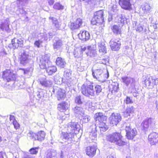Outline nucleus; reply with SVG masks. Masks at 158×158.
Here are the masks:
<instances>
[{"label":"nucleus","instance_id":"a878e982","mask_svg":"<svg viewBox=\"0 0 158 158\" xmlns=\"http://www.w3.org/2000/svg\"><path fill=\"white\" fill-rule=\"evenodd\" d=\"M69 106L68 103L64 102L58 104V108L60 111L63 112L68 110Z\"/></svg>","mask_w":158,"mask_h":158},{"label":"nucleus","instance_id":"8fccbe9b","mask_svg":"<svg viewBox=\"0 0 158 158\" xmlns=\"http://www.w3.org/2000/svg\"><path fill=\"white\" fill-rule=\"evenodd\" d=\"M124 103L126 104H131L133 103V101L132 100V99L128 96H127L126 99L124 100Z\"/></svg>","mask_w":158,"mask_h":158},{"label":"nucleus","instance_id":"f704fd0d","mask_svg":"<svg viewBox=\"0 0 158 158\" xmlns=\"http://www.w3.org/2000/svg\"><path fill=\"white\" fill-rule=\"evenodd\" d=\"M96 127H95L94 129H93L90 132L89 135V138L91 139V141H93L96 139L97 137V131Z\"/></svg>","mask_w":158,"mask_h":158},{"label":"nucleus","instance_id":"4468645a","mask_svg":"<svg viewBox=\"0 0 158 158\" xmlns=\"http://www.w3.org/2000/svg\"><path fill=\"white\" fill-rule=\"evenodd\" d=\"M30 135L32 139L40 141L44 140L45 136L44 132L41 131L38 132L36 134L33 132H30Z\"/></svg>","mask_w":158,"mask_h":158},{"label":"nucleus","instance_id":"423d86ee","mask_svg":"<svg viewBox=\"0 0 158 158\" xmlns=\"http://www.w3.org/2000/svg\"><path fill=\"white\" fill-rule=\"evenodd\" d=\"M76 116L79 117L81 116V119H85V122H87L89 120V117L88 115H86L84 113L83 109L81 107L76 106L73 108Z\"/></svg>","mask_w":158,"mask_h":158},{"label":"nucleus","instance_id":"49530a36","mask_svg":"<svg viewBox=\"0 0 158 158\" xmlns=\"http://www.w3.org/2000/svg\"><path fill=\"white\" fill-rule=\"evenodd\" d=\"M53 8L58 10H62L64 9V6L59 2L56 3L53 6Z\"/></svg>","mask_w":158,"mask_h":158},{"label":"nucleus","instance_id":"5fc2aeb1","mask_svg":"<svg viewBox=\"0 0 158 158\" xmlns=\"http://www.w3.org/2000/svg\"><path fill=\"white\" fill-rule=\"evenodd\" d=\"M43 41L41 40H38L36 41L34 43V45L37 46L38 48L40 47V44L42 43Z\"/></svg>","mask_w":158,"mask_h":158},{"label":"nucleus","instance_id":"052dcab7","mask_svg":"<svg viewBox=\"0 0 158 158\" xmlns=\"http://www.w3.org/2000/svg\"><path fill=\"white\" fill-rule=\"evenodd\" d=\"M108 61L107 59H103L102 60H101L99 62L100 63L103 64H106Z\"/></svg>","mask_w":158,"mask_h":158},{"label":"nucleus","instance_id":"c9c22d12","mask_svg":"<svg viewBox=\"0 0 158 158\" xmlns=\"http://www.w3.org/2000/svg\"><path fill=\"white\" fill-rule=\"evenodd\" d=\"M88 51L86 53V55L87 56L92 57L96 55V51L95 50H92V48L90 46H88Z\"/></svg>","mask_w":158,"mask_h":158},{"label":"nucleus","instance_id":"aec40b11","mask_svg":"<svg viewBox=\"0 0 158 158\" xmlns=\"http://www.w3.org/2000/svg\"><path fill=\"white\" fill-rule=\"evenodd\" d=\"M9 21L8 19H6L4 22L0 23V28L3 31H5L8 33H9L10 29L9 27Z\"/></svg>","mask_w":158,"mask_h":158},{"label":"nucleus","instance_id":"a211bd4d","mask_svg":"<svg viewBox=\"0 0 158 158\" xmlns=\"http://www.w3.org/2000/svg\"><path fill=\"white\" fill-rule=\"evenodd\" d=\"M148 140L150 143L154 145L158 142V134L156 132H153L149 135Z\"/></svg>","mask_w":158,"mask_h":158},{"label":"nucleus","instance_id":"f03ea898","mask_svg":"<svg viewBox=\"0 0 158 158\" xmlns=\"http://www.w3.org/2000/svg\"><path fill=\"white\" fill-rule=\"evenodd\" d=\"M94 89L93 83L86 82L81 86V91L83 95L90 98L94 96L95 94L98 95L101 92L102 88L100 85H96L94 87Z\"/></svg>","mask_w":158,"mask_h":158},{"label":"nucleus","instance_id":"473e14b6","mask_svg":"<svg viewBox=\"0 0 158 158\" xmlns=\"http://www.w3.org/2000/svg\"><path fill=\"white\" fill-rule=\"evenodd\" d=\"M45 69H46V72L49 75H52L57 71V68L54 66H49V65H48V66Z\"/></svg>","mask_w":158,"mask_h":158},{"label":"nucleus","instance_id":"39448f33","mask_svg":"<svg viewBox=\"0 0 158 158\" xmlns=\"http://www.w3.org/2000/svg\"><path fill=\"white\" fill-rule=\"evenodd\" d=\"M155 123L154 119L150 118L143 121L141 123L140 126L142 130L146 131H148L149 127L151 128L154 127Z\"/></svg>","mask_w":158,"mask_h":158},{"label":"nucleus","instance_id":"cd10ccee","mask_svg":"<svg viewBox=\"0 0 158 158\" xmlns=\"http://www.w3.org/2000/svg\"><path fill=\"white\" fill-rule=\"evenodd\" d=\"M99 51L102 54H106L107 52V50L106 46H105L104 43L102 41H100L98 44Z\"/></svg>","mask_w":158,"mask_h":158},{"label":"nucleus","instance_id":"c756f323","mask_svg":"<svg viewBox=\"0 0 158 158\" xmlns=\"http://www.w3.org/2000/svg\"><path fill=\"white\" fill-rule=\"evenodd\" d=\"M56 63L58 66L61 68H64L66 64L64 59L60 57H58L56 58Z\"/></svg>","mask_w":158,"mask_h":158},{"label":"nucleus","instance_id":"de8ad7c7","mask_svg":"<svg viewBox=\"0 0 158 158\" xmlns=\"http://www.w3.org/2000/svg\"><path fill=\"white\" fill-rule=\"evenodd\" d=\"M80 1H85L89 4H92V6L95 7L96 5L98 2V0H80Z\"/></svg>","mask_w":158,"mask_h":158},{"label":"nucleus","instance_id":"a19ab883","mask_svg":"<svg viewBox=\"0 0 158 158\" xmlns=\"http://www.w3.org/2000/svg\"><path fill=\"white\" fill-rule=\"evenodd\" d=\"M54 80L55 83L57 85H60L64 82V79L59 75H56L54 77Z\"/></svg>","mask_w":158,"mask_h":158},{"label":"nucleus","instance_id":"72a5a7b5","mask_svg":"<svg viewBox=\"0 0 158 158\" xmlns=\"http://www.w3.org/2000/svg\"><path fill=\"white\" fill-rule=\"evenodd\" d=\"M106 122H100L98 123V127L101 133L106 131L108 129V127L106 124Z\"/></svg>","mask_w":158,"mask_h":158},{"label":"nucleus","instance_id":"864d4df0","mask_svg":"<svg viewBox=\"0 0 158 158\" xmlns=\"http://www.w3.org/2000/svg\"><path fill=\"white\" fill-rule=\"evenodd\" d=\"M110 88V90H111V92L113 93L117 92L118 88L116 85H111Z\"/></svg>","mask_w":158,"mask_h":158},{"label":"nucleus","instance_id":"7c9ffc66","mask_svg":"<svg viewBox=\"0 0 158 158\" xmlns=\"http://www.w3.org/2000/svg\"><path fill=\"white\" fill-rule=\"evenodd\" d=\"M40 84L43 86L46 87H49L51 86L52 83L51 80L44 79L40 80Z\"/></svg>","mask_w":158,"mask_h":158},{"label":"nucleus","instance_id":"6e6552de","mask_svg":"<svg viewBox=\"0 0 158 158\" xmlns=\"http://www.w3.org/2000/svg\"><path fill=\"white\" fill-rule=\"evenodd\" d=\"M122 82L127 86H130L132 89L135 87V79L130 77L127 76L122 77Z\"/></svg>","mask_w":158,"mask_h":158},{"label":"nucleus","instance_id":"09e8293b","mask_svg":"<svg viewBox=\"0 0 158 158\" xmlns=\"http://www.w3.org/2000/svg\"><path fill=\"white\" fill-rule=\"evenodd\" d=\"M80 1H85L89 4H92V6L95 7L96 5L98 2V0H80Z\"/></svg>","mask_w":158,"mask_h":158},{"label":"nucleus","instance_id":"680f3d73","mask_svg":"<svg viewBox=\"0 0 158 158\" xmlns=\"http://www.w3.org/2000/svg\"><path fill=\"white\" fill-rule=\"evenodd\" d=\"M10 121L12 122V123L14 122V121L16 120L15 117L11 115H10Z\"/></svg>","mask_w":158,"mask_h":158},{"label":"nucleus","instance_id":"a18cd8bd","mask_svg":"<svg viewBox=\"0 0 158 158\" xmlns=\"http://www.w3.org/2000/svg\"><path fill=\"white\" fill-rule=\"evenodd\" d=\"M82 97L81 95H77L74 98L75 102L78 105H81L83 103Z\"/></svg>","mask_w":158,"mask_h":158},{"label":"nucleus","instance_id":"13d9d810","mask_svg":"<svg viewBox=\"0 0 158 158\" xmlns=\"http://www.w3.org/2000/svg\"><path fill=\"white\" fill-rule=\"evenodd\" d=\"M136 30L139 32L142 31L143 30V27L140 24L138 25L136 27Z\"/></svg>","mask_w":158,"mask_h":158},{"label":"nucleus","instance_id":"2f4dec72","mask_svg":"<svg viewBox=\"0 0 158 158\" xmlns=\"http://www.w3.org/2000/svg\"><path fill=\"white\" fill-rule=\"evenodd\" d=\"M29 0H17V4L19 9L24 10L23 6H25L28 3Z\"/></svg>","mask_w":158,"mask_h":158},{"label":"nucleus","instance_id":"c85d7f7f","mask_svg":"<svg viewBox=\"0 0 158 158\" xmlns=\"http://www.w3.org/2000/svg\"><path fill=\"white\" fill-rule=\"evenodd\" d=\"M58 153L56 150L51 149L48 152L46 158H57Z\"/></svg>","mask_w":158,"mask_h":158},{"label":"nucleus","instance_id":"6ab92c4d","mask_svg":"<svg viewBox=\"0 0 158 158\" xmlns=\"http://www.w3.org/2000/svg\"><path fill=\"white\" fill-rule=\"evenodd\" d=\"M79 39L83 41H86L90 38V35L89 32L86 31H81L78 34Z\"/></svg>","mask_w":158,"mask_h":158},{"label":"nucleus","instance_id":"58836bf2","mask_svg":"<svg viewBox=\"0 0 158 158\" xmlns=\"http://www.w3.org/2000/svg\"><path fill=\"white\" fill-rule=\"evenodd\" d=\"M73 54L75 57L79 58L82 56V52L79 48H77L74 50Z\"/></svg>","mask_w":158,"mask_h":158},{"label":"nucleus","instance_id":"4c0bfd02","mask_svg":"<svg viewBox=\"0 0 158 158\" xmlns=\"http://www.w3.org/2000/svg\"><path fill=\"white\" fill-rule=\"evenodd\" d=\"M113 32L116 34H120L121 32V27L116 25L113 26L112 28Z\"/></svg>","mask_w":158,"mask_h":158},{"label":"nucleus","instance_id":"e433bc0d","mask_svg":"<svg viewBox=\"0 0 158 158\" xmlns=\"http://www.w3.org/2000/svg\"><path fill=\"white\" fill-rule=\"evenodd\" d=\"M18 41H19V40L18 38H15L12 40V44H9V47L11 48L12 46V48L14 49L18 48L19 47V44H18Z\"/></svg>","mask_w":158,"mask_h":158},{"label":"nucleus","instance_id":"bb28decb","mask_svg":"<svg viewBox=\"0 0 158 158\" xmlns=\"http://www.w3.org/2000/svg\"><path fill=\"white\" fill-rule=\"evenodd\" d=\"M28 55L26 52L22 53L20 57V63L23 65H25L28 62Z\"/></svg>","mask_w":158,"mask_h":158},{"label":"nucleus","instance_id":"79ce46f5","mask_svg":"<svg viewBox=\"0 0 158 158\" xmlns=\"http://www.w3.org/2000/svg\"><path fill=\"white\" fill-rule=\"evenodd\" d=\"M49 19L52 20V23L54 24V26L57 29H59L60 25L56 19L53 17H50Z\"/></svg>","mask_w":158,"mask_h":158},{"label":"nucleus","instance_id":"f257e3e1","mask_svg":"<svg viewBox=\"0 0 158 158\" xmlns=\"http://www.w3.org/2000/svg\"><path fill=\"white\" fill-rule=\"evenodd\" d=\"M81 129L80 125L78 123L71 122L68 123L67 132H62L60 139L66 142H71L74 136L75 131L78 132Z\"/></svg>","mask_w":158,"mask_h":158},{"label":"nucleus","instance_id":"774afa93","mask_svg":"<svg viewBox=\"0 0 158 158\" xmlns=\"http://www.w3.org/2000/svg\"><path fill=\"white\" fill-rule=\"evenodd\" d=\"M4 153L0 152V158H4Z\"/></svg>","mask_w":158,"mask_h":158},{"label":"nucleus","instance_id":"0eeeda50","mask_svg":"<svg viewBox=\"0 0 158 158\" xmlns=\"http://www.w3.org/2000/svg\"><path fill=\"white\" fill-rule=\"evenodd\" d=\"M2 75L3 78L8 82L14 81L16 79V75L13 73L12 70L6 69L3 72Z\"/></svg>","mask_w":158,"mask_h":158},{"label":"nucleus","instance_id":"2eb2a0df","mask_svg":"<svg viewBox=\"0 0 158 158\" xmlns=\"http://www.w3.org/2000/svg\"><path fill=\"white\" fill-rule=\"evenodd\" d=\"M52 92L56 94L57 99L58 101L62 100L64 98L65 96V92L64 90L58 87H54Z\"/></svg>","mask_w":158,"mask_h":158},{"label":"nucleus","instance_id":"4d7b16f0","mask_svg":"<svg viewBox=\"0 0 158 158\" xmlns=\"http://www.w3.org/2000/svg\"><path fill=\"white\" fill-rule=\"evenodd\" d=\"M111 12H109V14H113V13H114V10H111ZM114 17V15H109V17H108V21L109 22H110L111 21L112 19V17Z\"/></svg>","mask_w":158,"mask_h":158},{"label":"nucleus","instance_id":"6e6d98bb","mask_svg":"<svg viewBox=\"0 0 158 158\" xmlns=\"http://www.w3.org/2000/svg\"><path fill=\"white\" fill-rule=\"evenodd\" d=\"M19 41L18 42V44H19V47H22L23 45V40L22 38H18Z\"/></svg>","mask_w":158,"mask_h":158},{"label":"nucleus","instance_id":"20e7f679","mask_svg":"<svg viewBox=\"0 0 158 158\" xmlns=\"http://www.w3.org/2000/svg\"><path fill=\"white\" fill-rule=\"evenodd\" d=\"M103 12L102 10H98L94 12V17L92 19L91 23L92 25H98L104 22Z\"/></svg>","mask_w":158,"mask_h":158},{"label":"nucleus","instance_id":"e2e57ef3","mask_svg":"<svg viewBox=\"0 0 158 158\" xmlns=\"http://www.w3.org/2000/svg\"><path fill=\"white\" fill-rule=\"evenodd\" d=\"M133 96L136 98H139V94L138 93L136 92H134L133 93Z\"/></svg>","mask_w":158,"mask_h":158},{"label":"nucleus","instance_id":"bf43d9fd","mask_svg":"<svg viewBox=\"0 0 158 158\" xmlns=\"http://www.w3.org/2000/svg\"><path fill=\"white\" fill-rule=\"evenodd\" d=\"M13 124L15 129H17L19 128V124L16 120L14 121V122H13Z\"/></svg>","mask_w":158,"mask_h":158},{"label":"nucleus","instance_id":"9b49d317","mask_svg":"<svg viewBox=\"0 0 158 158\" xmlns=\"http://www.w3.org/2000/svg\"><path fill=\"white\" fill-rule=\"evenodd\" d=\"M49 56L47 55H45L44 56L40 58L39 65L41 69H45L47 68L48 65L51 64V63L50 61Z\"/></svg>","mask_w":158,"mask_h":158},{"label":"nucleus","instance_id":"603ef678","mask_svg":"<svg viewBox=\"0 0 158 158\" xmlns=\"http://www.w3.org/2000/svg\"><path fill=\"white\" fill-rule=\"evenodd\" d=\"M38 147L33 148L29 150V152L31 154H36L38 152Z\"/></svg>","mask_w":158,"mask_h":158},{"label":"nucleus","instance_id":"9d476101","mask_svg":"<svg viewBox=\"0 0 158 158\" xmlns=\"http://www.w3.org/2000/svg\"><path fill=\"white\" fill-rule=\"evenodd\" d=\"M71 73L69 70H66L64 72V83H67L69 87H70L76 84L70 77Z\"/></svg>","mask_w":158,"mask_h":158},{"label":"nucleus","instance_id":"3c124183","mask_svg":"<svg viewBox=\"0 0 158 158\" xmlns=\"http://www.w3.org/2000/svg\"><path fill=\"white\" fill-rule=\"evenodd\" d=\"M92 103L90 101H88L85 104V108H88L89 109H90L91 110L94 109V107L92 106Z\"/></svg>","mask_w":158,"mask_h":158},{"label":"nucleus","instance_id":"412c9836","mask_svg":"<svg viewBox=\"0 0 158 158\" xmlns=\"http://www.w3.org/2000/svg\"><path fill=\"white\" fill-rule=\"evenodd\" d=\"M82 22L81 19L80 18H78L74 22L70 23L69 24L70 28L73 30L77 29L80 27Z\"/></svg>","mask_w":158,"mask_h":158},{"label":"nucleus","instance_id":"f3484780","mask_svg":"<svg viewBox=\"0 0 158 158\" xmlns=\"http://www.w3.org/2000/svg\"><path fill=\"white\" fill-rule=\"evenodd\" d=\"M111 50L113 51H118L120 49V42L117 40H112L110 42Z\"/></svg>","mask_w":158,"mask_h":158},{"label":"nucleus","instance_id":"393cba45","mask_svg":"<svg viewBox=\"0 0 158 158\" xmlns=\"http://www.w3.org/2000/svg\"><path fill=\"white\" fill-rule=\"evenodd\" d=\"M96 148L95 146H89L86 148V154L89 156H93L96 153Z\"/></svg>","mask_w":158,"mask_h":158},{"label":"nucleus","instance_id":"ddd939ff","mask_svg":"<svg viewBox=\"0 0 158 158\" xmlns=\"http://www.w3.org/2000/svg\"><path fill=\"white\" fill-rule=\"evenodd\" d=\"M92 75L94 78L97 79L99 81H102L104 80L103 71L101 69L92 70Z\"/></svg>","mask_w":158,"mask_h":158},{"label":"nucleus","instance_id":"dca6fc26","mask_svg":"<svg viewBox=\"0 0 158 158\" xmlns=\"http://www.w3.org/2000/svg\"><path fill=\"white\" fill-rule=\"evenodd\" d=\"M157 79H155L153 77L150 76L149 77L147 78L144 81L145 85L149 88H151L153 86L158 83Z\"/></svg>","mask_w":158,"mask_h":158},{"label":"nucleus","instance_id":"0e129e2a","mask_svg":"<svg viewBox=\"0 0 158 158\" xmlns=\"http://www.w3.org/2000/svg\"><path fill=\"white\" fill-rule=\"evenodd\" d=\"M48 2L50 5H52L54 2V0H48Z\"/></svg>","mask_w":158,"mask_h":158},{"label":"nucleus","instance_id":"f8f14e48","mask_svg":"<svg viewBox=\"0 0 158 158\" xmlns=\"http://www.w3.org/2000/svg\"><path fill=\"white\" fill-rule=\"evenodd\" d=\"M126 132V136L128 139H132L137 134L135 129H132L130 126H127L125 128Z\"/></svg>","mask_w":158,"mask_h":158},{"label":"nucleus","instance_id":"37998d69","mask_svg":"<svg viewBox=\"0 0 158 158\" xmlns=\"http://www.w3.org/2000/svg\"><path fill=\"white\" fill-rule=\"evenodd\" d=\"M140 9L142 10H150L152 9V6L148 3H145L141 6Z\"/></svg>","mask_w":158,"mask_h":158},{"label":"nucleus","instance_id":"1a4fd4ad","mask_svg":"<svg viewBox=\"0 0 158 158\" xmlns=\"http://www.w3.org/2000/svg\"><path fill=\"white\" fill-rule=\"evenodd\" d=\"M120 114L118 113H113L109 118L110 124L113 126L117 125L121 120Z\"/></svg>","mask_w":158,"mask_h":158},{"label":"nucleus","instance_id":"338daca9","mask_svg":"<svg viewBox=\"0 0 158 158\" xmlns=\"http://www.w3.org/2000/svg\"><path fill=\"white\" fill-rule=\"evenodd\" d=\"M6 52L4 51H3L2 52H0V55L2 56H3L4 55H6Z\"/></svg>","mask_w":158,"mask_h":158},{"label":"nucleus","instance_id":"4be33fe9","mask_svg":"<svg viewBox=\"0 0 158 158\" xmlns=\"http://www.w3.org/2000/svg\"><path fill=\"white\" fill-rule=\"evenodd\" d=\"M63 46V43L60 39H57L53 41V49L56 51L60 49Z\"/></svg>","mask_w":158,"mask_h":158},{"label":"nucleus","instance_id":"ea45409f","mask_svg":"<svg viewBox=\"0 0 158 158\" xmlns=\"http://www.w3.org/2000/svg\"><path fill=\"white\" fill-rule=\"evenodd\" d=\"M116 18L118 20V23L120 22L122 26L124 25L125 21H126L127 19L125 16L122 15L117 16Z\"/></svg>","mask_w":158,"mask_h":158},{"label":"nucleus","instance_id":"5701e85b","mask_svg":"<svg viewBox=\"0 0 158 158\" xmlns=\"http://www.w3.org/2000/svg\"><path fill=\"white\" fill-rule=\"evenodd\" d=\"M130 0H119V3L123 9L128 10L130 8L131 6V4L130 2Z\"/></svg>","mask_w":158,"mask_h":158},{"label":"nucleus","instance_id":"7ed1b4c3","mask_svg":"<svg viewBox=\"0 0 158 158\" xmlns=\"http://www.w3.org/2000/svg\"><path fill=\"white\" fill-rule=\"evenodd\" d=\"M122 138V136L120 133L115 132L107 136L106 139L108 141L114 143L119 146H122L126 143Z\"/></svg>","mask_w":158,"mask_h":158},{"label":"nucleus","instance_id":"69168bd1","mask_svg":"<svg viewBox=\"0 0 158 158\" xmlns=\"http://www.w3.org/2000/svg\"><path fill=\"white\" fill-rule=\"evenodd\" d=\"M79 49H81V52H84L85 51V50H86V48L84 46L83 47H82L81 48H79Z\"/></svg>","mask_w":158,"mask_h":158},{"label":"nucleus","instance_id":"c03bdc74","mask_svg":"<svg viewBox=\"0 0 158 158\" xmlns=\"http://www.w3.org/2000/svg\"><path fill=\"white\" fill-rule=\"evenodd\" d=\"M134 111V108L133 106L127 107L126 109L125 113H126L127 115H130V114L133 113Z\"/></svg>","mask_w":158,"mask_h":158},{"label":"nucleus","instance_id":"b1692460","mask_svg":"<svg viewBox=\"0 0 158 158\" xmlns=\"http://www.w3.org/2000/svg\"><path fill=\"white\" fill-rule=\"evenodd\" d=\"M94 117L95 118L96 121H98L100 122H106L107 117L106 116L103 115L102 113L99 112L95 114Z\"/></svg>","mask_w":158,"mask_h":158}]
</instances>
